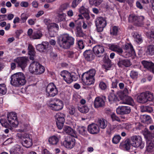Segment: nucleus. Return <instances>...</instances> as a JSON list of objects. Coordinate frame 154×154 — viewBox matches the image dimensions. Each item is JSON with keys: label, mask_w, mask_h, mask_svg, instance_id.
Segmentation results:
<instances>
[{"label": "nucleus", "mask_w": 154, "mask_h": 154, "mask_svg": "<svg viewBox=\"0 0 154 154\" xmlns=\"http://www.w3.org/2000/svg\"><path fill=\"white\" fill-rule=\"evenodd\" d=\"M38 63L37 61H33L29 66V72L33 74H35L37 68Z\"/></svg>", "instance_id": "nucleus-27"}, {"label": "nucleus", "mask_w": 154, "mask_h": 154, "mask_svg": "<svg viewBox=\"0 0 154 154\" xmlns=\"http://www.w3.org/2000/svg\"><path fill=\"white\" fill-rule=\"evenodd\" d=\"M144 68L154 74V63L151 61L142 60L141 62Z\"/></svg>", "instance_id": "nucleus-14"}, {"label": "nucleus", "mask_w": 154, "mask_h": 154, "mask_svg": "<svg viewBox=\"0 0 154 154\" xmlns=\"http://www.w3.org/2000/svg\"><path fill=\"white\" fill-rule=\"evenodd\" d=\"M75 140L74 138L71 136H67L63 142V144L67 148L72 149L75 144Z\"/></svg>", "instance_id": "nucleus-13"}, {"label": "nucleus", "mask_w": 154, "mask_h": 154, "mask_svg": "<svg viewBox=\"0 0 154 154\" xmlns=\"http://www.w3.org/2000/svg\"><path fill=\"white\" fill-rule=\"evenodd\" d=\"M93 50L95 54L98 57L103 56V54L104 51V49L102 46L97 45L93 48Z\"/></svg>", "instance_id": "nucleus-18"}, {"label": "nucleus", "mask_w": 154, "mask_h": 154, "mask_svg": "<svg viewBox=\"0 0 154 154\" xmlns=\"http://www.w3.org/2000/svg\"><path fill=\"white\" fill-rule=\"evenodd\" d=\"M84 55L87 61H91L94 58V55L90 50L85 51L84 53Z\"/></svg>", "instance_id": "nucleus-26"}, {"label": "nucleus", "mask_w": 154, "mask_h": 154, "mask_svg": "<svg viewBox=\"0 0 154 154\" xmlns=\"http://www.w3.org/2000/svg\"><path fill=\"white\" fill-rule=\"evenodd\" d=\"M17 136L19 138L22 140V141L23 140L26 139L27 138H30L29 135L25 133L23 134H17Z\"/></svg>", "instance_id": "nucleus-52"}, {"label": "nucleus", "mask_w": 154, "mask_h": 154, "mask_svg": "<svg viewBox=\"0 0 154 154\" xmlns=\"http://www.w3.org/2000/svg\"><path fill=\"white\" fill-rule=\"evenodd\" d=\"M77 130L80 134L84 136L87 135V132L85 127L84 126L79 127Z\"/></svg>", "instance_id": "nucleus-36"}, {"label": "nucleus", "mask_w": 154, "mask_h": 154, "mask_svg": "<svg viewBox=\"0 0 154 154\" xmlns=\"http://www.w3.org/2000/svg\"><path fill=\"white\" fill-rule=\"evenodd\" d=\"M64 132L71 136H74V132L73 130L69 126H65L63 128Z\"/></svg>", "instance_id": "nucleus-37"}, {"label": "nucleus", "mask_w": 154, "mask_h": 154, "mask_svg": "<svg viewBox=\"0 0 154 154\" xmlns=\"http://www.w3.org/2000/svg\"><path fill=\"white\" fill-rule=\"evenodd\" d=\"M21 18L23 22L24 23L27 19L28 17L26 14L23 13L21 15Z\"/></svg>", "instance_id": "nucleus-59"}, {"label": "nucleus", "mask_w": 154, "mask_h": 154, "mask_svg": "<svg viewBox=\"0 0 154 154\" xmlns=\"http://www.w3.org/2000/svg\"><path fill=\"white\" fill-rule=\"evenodd\" d=\"M79 12L81 14H83L89 12L88 8H85L84 6H82L79 9Z\"/></svg>", "instance_id": "nucleus-55"}, {"label": "nucleus", "mask_w": 154, "mask_h": 154, "mask_svg": "<svg viewBox=\"0 0 154 154\" xmlns=\"http://www.w3.org/2000/svg\"><path fill=\"white\" fill-rule=\"evenodd\" d=\"M69 7V4L67 3H66L61 5L58 11L59 12H62L63 11Z\"/></svg>", "instance_id": "nucleus-44"}, {"label": "nucleus", "mask_w": 154, "mask_h": 154, "mask_svg": "<svg viewBox=\"0 0 154 154\" xmlns=\"http://www.w3.org/2000/svg\"><path fill=\"white\" fill-rule=\"evenodd\" d=\"M78 109L80 112L83 113H87L89 110V109L88 106L85 105L79 106Z\"/></svg>", "instance_id": "nucleus-43"}, {"label": "nucleus", "mask_w": 154, "mask_h": 154, "mask_svg": "<svg viewBox=\"0 0 154 154\" xmlns=\"http://www.w3.org/2000/svg\"><path fill=\"white\" fill-rule=\"evenodd\" d=\"M82 0H73L72 3L71 7L73 8H75L81 2Z\"/></svg>", "instance_id": "nucleus-54"}, {"label": "nucleus", "mask_w": 154, "mask_h": 154, "mask_svg": "<svg viewBox=\"0 0 154 154\" xmlns=\"http://www.w3.org/2000/svg\"><path fill=\"white\" fill-rule=\"evenodd\" d=\"M138 75V72L134 71H132L130 73V76L133 79L137 78Z\"/></svg>", "instance_id": "nucleus-56"}, {"label": "nucleus", "mask_w": 154, "mask_h": 154, "mask_svg": "<svg viewBox=\"0 0 154 154\" xmlns=\"http://www.w3.org/2000/svg\"><path fill=\"white\" fill-rule=\"evenodd\" d=\"M144 17L143 16H137L134 14H132L129 15L128 21L133 23L136 26H142L144 24Z\"/></svg>", "instance_id": "nucleus-6"}, {"label": "nucleus", "mask_w": 154, "mask_h": 154, "mask_svg": "<svg viewBox=\"0 0 154 154\" xmlns=\"http://www.w3.org/2000/svg\"><path fill=\"white\" fill-rule=\"evenodd\" d=\"M141 122L143 123L149 124L151 122V119L150 116L148 115H144L140 116Z\"/></svg>", "instance_id": "nucleus-33"}, {"label": "nucleus", "mask_w": 154, "mask_h": 154, "mask_svg": "<svg viewBox=\"0 0 154 154\" xmlns=\"http://www.w3.org/2000/svg\"><path fill=\"white\" fill-rule=\"evenodd\" d=\"M38 68H37L36 72L35 74H40L43 73L45 70L44 66H42L39 63L37 64Z\"/></svg>", "instance_id": "nucleus-41"}, {"label": "nucleus", "mask_w": 154, "mask_h": 154, "mask_svg": "<svg viewBox=\"0 0 154 154\" xmlns=\"http://www.w3.org/2000/svg\"><path fill=\"white\" fill-rule=\"evenodd\" d=\"M134 37L135 39L137 42H142L143 40L140 34L137 33H136L134 34Z\"/></svg>", "instance_id": "nucleus-50"}, {"label": "nucleus", "mask_w": 154, "mask_h": 154, "mask_svg": "<svg viewBox=\"0 0 154 154\" xmlns=\"http://www.w3.org/2000/svg\"><path fill=\"white\" fill-rule=\"evenodd\" d=\"M28 59L26 57H19L14 60V61L16 63L18 66L20 67L22 69L25 68L27 65Z\"/></svg>", "instance_id": "nucleus-12"}, {"label": "nucleus", "mask_w": 154, "mask_h": 154, "mask_svg": "<svg viewBox=\"0 0 154 154\" xmlns=\"http://www.w3.org/2000/svg\"><path fill=\"white\" fill-rule=\"evenodd\" d=\"M108 99L110 103L116 102L119 101L118 97L113 92L110 93L108 96Z\"/></svg>", "instance_id": "nucleus-31"}, {"label": "nucleus", "mask_w": 154, "mask_h": 154, "mask_svg": "<svg viewBox=\"0 0 154 154\" xmlns=\"http://www.w3.org/2000/svg\"><path fill=\"white\" fill-rule=\"evenodd\" d=\"M146 35L148 37L154 38V31H151L149 33H146Z\"/></svg>", "instance_id": "nucleus-64"}, {"label": "nucleus", "mask_w": 154, "mask_h": 154, "mask_svg": "<svg viewBox=\"0 0 154 154\" xmlns=\"http://www.w3.org/2000/svg\"><path fill=\"white\" fill-rule=\"evenodd\" d=\"M0 122L2 125L6 128H8L11 131H12L13 128L9 123H8L6 120L5 119H1L0 120Z\"/></svg>", "instance_id": "nucleus-34"}, {"label": "nucleus", "mask_w": 154, "mask_h": 154, "mask_svg": "<svg viewBox=\"0 0 154 154\" xmlns=\"http://www.w3.org/2000/svg\"><path fill=\"white\" fill-rule=\"evenodd\" d=\"M59 141V139L57 137L54 136L50 137L48 140L49 143L52 145H56Z\"/></svg>", "instance_id": "nucleus-39"}, {"label": "nucleus", "mask_w": 154, "mask_h": 154, "mask_svg": "<svg viewBox=\"0 0 154 154\" xmlns=\"http://www.w3.org/2000/svg\"><path fill=\"white\" fill-rule=\"evenodd\" d=\"M88 131L91 134H96L99 132V128L95 124L92 123L88 125Z\"/></svg>", "instance_id": "nucleus-20"}, {"label": "nucleus", "mask_w": 154, "mask_h": 154, "mask_svg": "<svg viewBox=\"0 0 154 154\" xmlns=\"http://www.w3.org/2000/svg\"><path fill=\"white\" fill-rule=\"evenodd\" d=\"M69 113L71 115H74L75 112V109L73 105L70 106L68 108Z\"/></svg>", "instance_id": "nucleus-49"}, {"label": "nucleus", "mask_w": 154, "mask_h": 154, "mask_svg": "<svg viewBox=\"0 0 154 154\" xmlns=\"http://www.w3.org/2000/svg\"><path fill=\"white\" fill-rule=\"evenodd\" d=\"M124 49L127 50V51L131 55H134L135 54L133 47L131 44H127L125 45Z\"/></svg>", "instance_id": "nucleus-32"}, {"label": "nucleus", "mask_w": 154, "mask_h": 154, "mask_svg": "<svg viewBox=\"0 0 154 154\" xmlns=\"http://www.w3.org/2000/svg\"><path fill=\"white\" fill-rule=\"evenodd\" d=\"M119 29L118 27L116 26H113L110 30V34L113 36H116L117 35Z\"/></svg>", "instance_id": "nucleus-46"}, {"label": "nucleus", "mask_w": 154, "mask_h": 154, "mask_svg": "<svg viewBox=\"0 0 154 154\" xmlns=\"http://www.w3.org/2000/svg\"><path fill=\"white\" fill-rule=\"evenodd\" d=\"M106 99V97L104 96L103 98L100 97H96L94 101V104L95 108L103 107L105 105L104 100Z\"/></svg>", "instance_id": "nucleus-19"}, {"label": "nucleus", "mask_w": 154, "mask_h": 154, "mask_svg": "<svg viewBox=\"0 0 154 154\" xmlns=\"http://www.w3.org/2000/svg\"><path fill=\"white\" fill-rule=\"evenodd\" d=\"M58 13L57 14L56 21L57 22H60L62 21H65L66 20V14L62 12Z\"/></svg>", "instance_id": "nucleus-29"}, {"label": "nucleus", "mask_w": 154, "mask_h": 154, "mask_svg": "<svg viewBox=\"0 0 154 154\" xmlns=\"http://www.w3.org/2000/svg\"><path fill=\"white\" fill-rule=\"evenodd\" d=\"M76 35L77 36L83 37L85 34L83 32L82 29L80 27H77L76 28Z\"/></svg>", "instance_id": "nucleus-47"}, {"label": "nucleus", "mask_w": 154, "mask_h": 154, "mask_svg": "<svg viewBox=\"0 0 154 154\" xmlns=\"http://www.w3.org/2000/svg\"><path fill=\"white\" fill-rule=\"evenodd\" d=\"M78 47L80 49H83L84 47L83 41L82 40H79L78 42Z\"/></svg>", "instance_id": "nucleus-60"}, {"label": "nucleus", "mask_w": 154, "mask_h": 154, "mask_svg": "<svg viewBox=\"0 0 154 154\" xmlns=\"http://www.w3.org/2000/svg\"><path fill=\"white\" fill-rule=\"evenodd\" d=\"M65 117V115L61 112L57 113L55 116L56 125L59 129H62L63 126Z\"/></svg>", "instance_id": "nucleus-10"}, {"label": "nucleus", "mask_w": 154, "mask_h": 154, "mask_svg": "<svg viewBox=\"0 0 154 154\" xmlns=\"http://www.w3.org/2000/svg\"><path fill=\"white\" fill-rule=\"evenodd\" d=\"M116 111L117 113L118 114H127L130 112L131 109L129 106H123L117 108Z\"/></svg>", "instance_id": "nucleus-16"}, {"label": "nucleus", "mask_w": 154, "mask_h": 154, "mask_svg": "<svg viewBox=\"0 0 154 154\" xmlns=\"http://www.w3.org/2000/svg\"><path fill=\"white\" fill-rule=\"evenodd\" d=\"M121 139V137L119 135H115L112 138V142L116 144L118 143Z\"/></svg>", "instance_id": "nucleus-51"}, {"label": "nucleus", "mask_w": 154, "mask_h": 154, "mask_svg": "<svg viewBox=\"0 0 154 154\" xmlns=\"http://www.w3.org/2000/svg\"><path fill=\"white\" fill-rule=\"evenodd\" d=\"M118 59V65L119 67H127L130 66L131 65L130 60L128 59L121 57H119Z\"/></svg>", "instance_id": "nucleus-15"}, {"label": "nucleus", "mask_w": 154, "mask_h": 154, "mask_svg": "<svg viewBox=\"0 0 154 154\" xmlns=\"http://www.w3.org/2000/svg\"><path fill=\"white\" fill-rule=\"evenodd\" d=\"M47 28L49 34L51 37L54 36L55 32L54 29L56 28L57 30L59 29V26L56 23H52L50 25L47 26Z\"/></svg>", "instance_id": "nucleus-21"}, {"label": "nucleus", "mask_w": 154, "mask_h": 154, "mask_svg": "<svg viewBox=\"0 0 154 154\" xmlns=\"http://www.w3.org/2000/svg\"><path fill=\"white\" fill-rule=\"evenodd\" d=\"M98 126L102 129H105L107 125V121L103 119H99L97 122Z\"/></svg>", "instance_id": "nucleus-28"}, {"label": "nucleus", "mask_w": 154, "mask_h": 154, "mask_svg": "<svg viewBox=\"0 0 154 154\" xmlns=\"http://www.w3.org/2000/svg\"><path fill=\"white\" fill-rule=\"evenodd\" d=\"M96 29L98 32H102L106 25V21L104 18L100 17H97L95 21Z\"/></svg>", "instance_id": "nucleus-9"}, {"label": "nucleus", "mask_w": 154, "mask_h": 154, "mask_svg": "<svg viewBox=\"0 0 154 154\" xmlns=\"http://www.w3.org/2000/svg\"><path fill=\"white\" fill-rule=\"evenodd\" d=\"M110 116L113 121H116L119 122L121 121L119 118L117 116L115 113H112L110 115Z\"/></svg>", "instance_id": "nucleus-53"}, {"label": "nucleus", "mask_w": 154, "mask_h": 154, "mask_svg": "<svg viewBox=\"0 0 154 154\" xmlns=\"http://www.w3.org/2000/svg\"><path fill=\"white\" fill-rule=\"evenodd\" d=\"M146 53L147 54L149 55H154V45H150L147 48L146 50Z\"/></svg>", "instance_id": "nucleus-38"}, {"label": "nucleus", "mask_w": 154, "mask_h": 154, "mask_svg": "<svg viewBox=\"0 0 154 154\" xmlns=\"http://www.w3.org/2000/svg\"><path fill=\"white\" fill-rule=\"evenodd\" d=\"M123 103L132 106L134 104L133 99L129 96H126L125 97Z\"/></svg>", "instance_id": "nucleus-35"}, {"label": "nucleus", "mask_w": 154, "mask_h": 154, "mask_svg": "<svg viewBox=\"0 0 154 154\" xmlns=\"http://www.w3.org/2000/svg\"><path fill=\"white\" fill-rule=\"evenodd\" d=\"M22 143L23 145L26 148L30 147L32 144V140L30 138H27L26 139H24Z\"/></svg>", "instance_id": "nucleus-30"}, {"label": "nucleus", "mask_w": 154, "mask_h": 154, "mask_svg": "<svg viewBox=\"0 0 154 154\" xmlns=\"http://www.w3.org/2000/svg\"><path fill=\"white\" fill-rule=\"evenodd\" d=\"M119 82V81L117 79H115L112 82V86L113 88H116L117 84Z\"/></svg>", "instance_id": "nucleus-63"}, {"label": "nucleus", "mask_w": 154, "mask_h": 154, "mask_svg": "<svg viewBox=\"0 0 154 154\" xmlns=\"http://www.w3.org/2000/svg\"><path fill=\"white\" fill-rule=\"evenodd\" d=\"M93 3L96 6H98L102 3L103 0H93Z\"/></svg>", "instance_id": "nucleus-62"}, {"label": "nucleus", "mask_w": 154, "mask_h": 154, "mask_svg": "<svg viewBox=\"0 0 154 154\" xmlns=\"http://www.w3.org/2000/svg\"><path fill=\"white\" fill-rule=\"evenodd\" d=\"M154 150V141L152 139L148 140L146 142V152L151 153Z\"/></svg>", "instance_id": "nucleus-22"}, {"label": "nucleus", "mask_w": 154, "mask_h": 154, "mask_svg": "<svg viewBox=\"0 0 154 154\" xmlns=\"http://www.w3.org/2000/svg\"><path fill=\"white\" fill-rule=\"evenodd\" d=\"M7 92V89L4 84H0V94H5Z\"/></svg>", "instance_id": "nucleus-48"}, {"label": "nucleus", "mask_w": 154, "mask_h": 154, "mask_svg": "<svg viewBox=\"0 0 154 154\" xmlns=\"http://www.w3.org/2000/svg\"><path fill=\"white\" fill-rule=\"evenodd\" d=\"M124 128L126 130H129L132 128V125L130 123H125L123 124Z\"/></svg>", "instance_id": "nucleus-61"}, {"label": "nucleus", "mask_w": 154, "mask_h": 154, "mask_svg": "<svg viewBox=\"0 0 154 154\" xmlns=\"http://www.w3.org/2000/svg\"><path fill=\"white\" fill-rule=\"evenodd\" d=\"M154 97L152 93L147 91L140 93L137 97V101L140 103H145L148 101H152Z\"/></svg>", "instance_id": "nucleus-4"}, {"label": "nucleus", "mask_w": 154, "mask_h": 154, "mask_svg": "<svg viewBox=\"0 0 154 154\" xmlns=\"http://www.w3.org/2000/svg\"><path fill=\"white\" fill-rule=\"evenodd\" d=\"M11 83L15 87H19L24 85L26 83L25 77L21 72H17L12 75L11 77Z\"/></svg>", "instance_id": "nucleus-1"}, {"label": "nucleus", "mask_w": 154, "mask_h": 154, "mask_svg": "<svg viewBox=\"0 0 154 154\" xmlns=\"http://www.w3.org/2000/svg\"><path fill=\"white\" fill-rule=\"evenodd\" d=\"M78 79V75L74 72H69L64 79L67 84H70L73 81H76Z\"/></svg>", "instance_id": "nucleus-17"}, {"label": "nucleus", "mask_w": 154, "mask_h": 154, "mask_svg": "<svg viewBox=\"0 0 154 154\" xmlns=\"http://www.w3.org/2000/svg\"><path fill=\"white\" fill-rule=\"evenodd\" d=\"M28 54L29 55L30 60H33L36 58L35 52L33 46L31 44H29L28 46Z\"/></svg>", "instance_id": "nucleus-23"}, {"label": "nucleus", "mask_w": 154, "mask_h": 154, "mask_svg": "<svg viewBox=\"0 0 154 154\" xmlns=\"http://www.w3.org/2000/svg\"><path fill=\"white\" fill-rule=\"evenodd\" d=\"M74 39L68 34H64L61 37L58 43L60 47L64 49L69 48L74 43Z\"/></svg>", "instance_id": "nucleus-2"}, {"label": "nucleus", "mask_w": 154, "mask_h": 154, "mask_svg": "<svg viewBox=\"0 0 154 154\" xmlns=\"http://www.w3.org/2000/svg\"><path fill=\"white\" fill-rule=\"evenodd\" d=\"M7 118L9 123L14 127H17L18 124L17 114L12 112L7 114Z\"/></svg>", "instance_id": "nucleus-11"}, {"label": "nucleus", "mask_w": 154, "mask_h": 154, "mask_svg": "<svg viewBox=\"0 0 154 154\" xmlns=\"http://www.w3.org/2000/svg\"><path fill=\"white\" fill-rule=\"evenodd\" d=\"M46 95L48 97H54L58 94V90L53 83H49L46 88Z\"/></svg>", "instance_id": "nucleus-8"}, {"label": "nucleus", "mask_w": 154, "mask_h": 154, "mask_svg": "<svg viewBox=\"0 0 154 154\" xmlns=\"http://www.w3.org/2000/svg\"><path fill=\"white\" fill-rule=\"evenodd\" d=\"M63 106V102L57 98L51 99L49 101V107L52 110L58 111L61 110Z\"/></svg>", "instance_id": "nucleus-5"}, {"label": "nucleus", "mask_w": 154, "mask_h": 154, "mask_svg": "<svg viewBox=\"0 0 154 154\" xmlns=\"http://www.w3.org/2000/svg\"><path fill=\"white\" fill-rule=\"evenodd\" d=\"M130 140L132 146L143 149L145 146L144 142L142 141L141 137L139 135H134L131 137Z\"/></svg>", "instance_id": "nucleus-7"}, {"label": "nucleus", "mask_w": 154, "mask_h": 154, "mask_svg": "<svg viewBox=\"0 0 154 154\" xmlns=\"http://www.w3.org/2000/svg\"><path fill=\"white\" fill-rule=\"evenodd\" d=\"M48 43L47 42H43L42 44L36 46V50L40 52H43L48 48Z\"/></svg>", "instance_id": "nucleus-25"}, {"label": "nucleus", "mask_w": 154, "mask_h": 154, "mask_svg": "<svg viewBox=\"0 0 154 154\" xmlns=\"http://www.w3.org/2000/svg\"><path fill=\"white\" fill-rule=\"evenodd\" d=\"M42 36V33L40 31H38L33 32L31 37L33 39H40Z\"/></svg>", "instance_id": "nucleus-40"}, {"label": "nucleus", "mask_w": 154, "mask_h": 154, "mask_svg": "<svg viewBox=\"0 0 154 154\" xmlns=\"http://www.w3.org/2000/svg\"><path fill=\"white\" fill-rule=\"evenodd\" d=\"M153 111L152 108L149 106H143L141 107V111L142 112H151Z\"/></svg>", "instance_id": "nucleus-45"}, {"label": "nucleus", "mask_w": 154, "mask_h": 154, "mask_svg": "<svg viewBox=\"0 0 154 154\" xmlns=\"http://www.w3.org/2000/svg\"><path fill=\"white\" fill-rule=\"evenodd\" d=\"M69 72L66 70L63 71L61 72L60 73V75L61 76L63 77V79L66 77L67 75L69 74Z\"/></svg>", "instance_id": "nucleus-58"}, {"label": "nucleus", "mask_w": 154, "mask_h": 154, "mask_svg": "<svg viewBox=\"0 0 154 154\" xmlns=\"http://www.w3.org/2000/svg\"><path fill=\"white\" fill-rule=\"evenodd\" d=\"M109 49L113 51L116 52L121 55L123 53L122 49L118 45L115 44H110L109 46Z\"/></svg>", "instance_id": "nucleus-24"}, {"label": "nucleus", "mask_w": 154, "mask_h": 154, "mask_svg": "<svg viewBox=\"0 0 154 154\" xmlns=\"http://www.w3.org/2000/svg\"><path fill=\"white\" fill-rule=\"evenodd\" d=\"M123 146V147L126 149V150H129L131 145V143H130V140L129 139H127L124 142V143H121Z\"/></svg>", "instance_id": "nucleus-42"}, {"label": "nucleus", "mask_w": 154, "mask_h": 154, "mask_svg": "<svg viewBox=\"0 0 154 154\" xmlns=\"http://www.w3.org/2000/svg\"><path fill=\"white\" fill-rule=\"evenodd\" d=\"M99 87L102 90H105L107 88L106 85L103 82H100L99 84Z\"/></svg>", "instance_id": "nucleus-57"}, {"label": "nucleus", "mask_w": 154, "mask_h": 154, "mask_svg": "<svg viewBox=\"0 0 154 154\" xmlns=\"http://www.w3.org/2000/svg\"><path fill=\"white\" fill-rule=\"evenodd\" d=\"M96 73L94 69H92L84 73L82 76V80L85 82L86 84L90 85L94 82V76Z\"/></svg>", "instance_id": "nucleus-3"}]
</instances>
